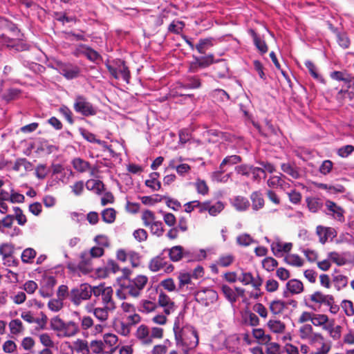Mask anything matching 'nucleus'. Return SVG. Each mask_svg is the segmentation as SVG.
I'll list each match as a JSON object with an SVG mask.
<instances>
[{
	"instance_id": "nucleus-1",
	"label": "nucleus",
	"mask_w": 354,
	"mask_h": 354,
	"mask_svg": "<svg viewBox=\"0 0 354 354\" xmlns=\"http://www.w3.org/2000/svg\"><path fill=\"white\" fill-rule=\"evenodd\" d=\"M297 335L301 342V354H329L332 349L331 341L322 333L315 331L312 324L300 326Z\"/></svg>"
},
{
	"instance_id": "nucleus-2",
	"label": "nucleus",
	"mask_w": 354,
	"mask_h": 354,
	"mask_svg": "<svg viewBox=\"0 0 354 354\" xmlns=\"http://www.w3.org/2000/svg\"><path fill=\"white\" fill-rule=\"evenodd\" d=\"M174 332L177 346L184 354L195 349L198 344V335L192 326H183L182 318L178 317L174 324Z\"/></svg>"
},
{
	"instance_id": "nucleus-3",
	"label": "nucleus",
	"mask_w": 354,
	"mask_h": 354,
	"mask_svg": "<svg viewBox=\"0 0 354 354\" xmlns=\"http://www.w3.org/2000/svg\"><path fill=\"white\" fill-rule=\"evenodd\" d=\"M148 281V277L144 274H139L133 279H129L122 283L120 289L117 290L116 295L120 299H125L127 295L137 298L141 295Z\"/></svg>"
},
{
	"instance_id": "nucleus-4",
	"label": "nucleus",
	"mask_w": 354,
	"mask_h": 354,
	"mask_svg": "<svg viewBox=\"0 0 354 354\" xmlns=\"http://www.w3.org/2000/svg\"><path fill=\"white\" fill-rule=\"evenodd\" d=\"M51 328L57 332L59 337H71L80 332V327L77 323L73 321L64 322L56 316L50 319Z\"/></svg>"
},
{
	"instance_id": "nucleus-5",
	"label": "nucleus",
	"mask_w": 354,
	"mask_h": 354,
	"mask_svg": "<svg viewBox=\"0 0 354 354\" xmlns=\"http://www.w3.org/2000/svg\"><path fill=\"white\" fill-rule=\"evenodd\" d=\"M94 286L87 283L80 285L73 288L69 293L70 299L75 306H80L83 301L88 300L93 294Z\"/></svg>"
},
{
	"instance_id": "nucleus-6",
	"label": "nucleus",
	"mask_w": 354,
	"mask_h": 354,
	"mask_svg": "<svg viewBox=\"0 0 354 354\" xmlns=\"http://www.w3.org/2000/svg\"><path fill=\"white\" fill-rule=\"evenodd\" d=\"M74 110L84 116L95 115L96 108L83 95H77L74 100Z\"/></svg>"
},
{
	"instance_id": "nucleus-7",
	"label": "nucleus",
	"mask_w": 354,
	"mask_h": 354,
	"mask_svg": "<svg viewBox=\"0 0 354 354\" xmlns=\"http://www.w3.org/2000/svg\"><path fill=\"white\" fill-rule=\"evenodd\" d=\"M113 290L111 286H105L104 284L94 286L93 295L96 297L101 296L104 306L115 308V304L113 300Z\"/></svg>"
},
{
	"instance_id": "nucleus-8",
	"label": "nucleus",
	"mask_w": 354,
	"mask_h": 354,
	"mask_svg": "<svg viewBox=\"0 0 354 354\" xmlns=\"http://www.w3.org/2000/svg\"><path fill=\"white\" fill-rule=\"evenodd\" d=\"M194 297L197 302L204 306H209L216 301L218 294L211 288H203L196 291Z\"/></svg>"
},
{
	"instance_id": "nucleus-9",
	"label": "nucleus",
	"mask_w": 354,
	"mask_h": 354,
	"mask_svg": "<svg viewBox=\"0 0 354 354\" xmlns=\"http://www.w3.org/2000/svg\"><path fill=\"white\" fill-rule=\"evenodd\" d=\"M107 68L115 79L122 78L127 83H129L130 73L123 61L118 60L114 65H107Z\"/></svg>"
},
{
	"instance_id": "nucleus-10",
	"label": "nucleus",
	"mask_w": 354,
	"mask_h": 354,
	"mask_svg": "<svg viewBox=\"0 0 354 354\" xmlns=\"http://www.w3.org/2000/svg\"><path fill=\"white\" fill-rule=\"evenodd\" d=\"M238 281L244 286L251 285L256 290H259L263 283V280L259 275L254 277L251 272L243 270L238 273Z\"/></svg>"
},
{
	"instance_id": "nucleus-11",
	"label": "nucleus",
	"mask_w": 354,
	"mask_h": 354,
	"mask_svg": "<svg viewBox=\"0 0 354 354\" xmlns=\"http://www.w3.org/2000/svg\"><path fill=\"white\" fill-rule=\"evenodd\" d=\"M115 309L104 305L102 307H94L91 304H87L85 306L86 312L93 313L95 317L101 323L106 322L109 319V311H113Z\"/></svg>"
},
{
	"instance_id": "nucleus-12",
	"label": "nucleus",
	"mask_w": 354,
	"mask_h": 354,
	"mask_svg": "<svg viewBox=\"0 0 354 354\" xmlns=\"http://www.w3.org/2000/svg\"><path fill=\"white\" fill-rule=\"evenodd\" d=\"M158 306L163 308L164 313L169 315L176 308L174 301L165 292H160L158 298Z\"/></svg>"
},
{
	"instance_id": "nucleus-13",
	"label": "nucleus",
	"mask_w": 354,
	"mask_h": 354,
	"mask_svg": "<svg viewBox=\"0 0 354 354\" xmlns=\"http://www.w3.org/2000/svg\"><path fill=\"white\" fill-rule=\"evenodd\" d=\"M328 257L329 260L338 266L354 263V258H350L348 252L338 253L337 252H330L328 254Z\"/></svg>"
},
{
	"instance_id": "nucleus-14",
	"label": "nucleus",
	"mask_w": 354,
	"mask_h": 354,
	"mask_svg": "<svg viewBox=\"0 0 354 354\" xmlns=\"http://www.w3.org/2000/svg\"><path fill=\"white\" fill-rule=\"evenodd\" d=\"M101 340L106 350L109 351V354H113L116 351L118 343V337L116 335L111 333H104Z\"/></svg>"
},
{
	"instance_id": "nucleus-15",
	"label": "nucleus",
	"mask_w": 354,
	"mask_h": 354,
	"mask_svg": "<svg viewBox=\"0 0 354 354\" xmlns=\"http://www.w3.org/2000/svg\"><path fill=\"white\" fill-rule=\"evenodd\" d=\"M316 233L319 236V242L324 244L328 240H332L337 235L334 228L319 225L317 227Z\"/></svg>"
},
{
	"instance_id": "nucleus-16",
	"label": "nucleus",
	"mask_w": 354,
	"mask_h": 354,
	"mask_svg": "<svg viewBox=\"0 0 354 354\" xmlns=\"http://www.w3.org/2000/svg\"><path fill=\"white\" fill-rule=\"evenodd\" d=\"M104 250L101 247H93L88 252H84L82 256V261L80 263V266L82 267L84 265L86 266L87 270L90 269V257H100L102 256Z\"/></svg>"
},
{
	"instance_id": "nucleus-17",
	"label": "nucleus",
	"mask_w": 354,
	"mask_h": 354,
	"mask_svg": "<svg viewBox=\"0 0 354 354\" xmlns=\"http://www.w3.org/2000/svg\"><path fill=\"white\" fill-rule=\"evenodd\" d=\"M135 337L142 344L149 345L152 344L149 327L145 324H141L137 328Z\"/></svg>"
},
{
	"instance_id": "nucleus-18",
	"label": "nucleus",
	"mask_w": 354,
	"mask_h": 354,
	"mask_svg": "<svg viewBox=\"0 0 354 354\" xmlns=\"http://www.w3.org/2000/svg\"><path fill=\"white\" fill-rule=\"evenodd\" d=\"M271 250L274 255H281L282 253L289 252L292 248V243L283 242L278 238H276L271 243Z\"/></svg>"
},
{
	"instance_id": "nucleus-19",
	"label": "nucleus",
	"mask_w": 354,
	"mask_h": 354,
	"mask_svg": "<svg viewBox=\"0 0 354 354\" xmlns=\"http://www.w3.org/2000/svg\"><path fill=\"white\" fill-rule=\"evenodd\" d=\"M289 304L295 306L296 305V301L291 300L290 301L287 302L280 299H276L270 303L269 308L274 315H279L284 313V311L288 308V306Z\"/></svg>"
},
{
	"instance_id": "nucleus-20",
	"label": "nucleus",
	"mask_w": 354,
	"mask_h": 354,
	"mask_svg": "<svg viewBox=\"0 0 354 354\" xmlns=\"http://www.w3.org/2000/svg\"><path fill=\"white\" fill-rule=\"evenodd\" d=\"M326 206L328 210L330 212V214L337 221H344V210L339 206H338L336 203L333 201H328L326 203Z\"/></svg>"
},
{
	"instance_id": "nucleus-21",
	"label": "nucleus",
	"mask_w": 354,
	"mask_h": 354,
	"mask_svg": "<svg viewBox=\"0 0 354 354\" xmlns=\"http://www.w3.org/2000/svg\"><path fill=\"white\" fill-rule=\"evenodd\" d=\"M72 164L74 169L78 172L84 173L90 170L91 176H95V169H90V164L88 162L82 158H76L73 160Z\"/></svg>"
},
{
	"instance_id": "nucleus-22",
	"label": "nucleus",
	"mask_w": 354,
	"mask_h": 354,
	"mask_svg": "<svg viewBox=\"0 0 354 354\" xmlns=\"http://www.w3.org/2000/svg\"><path fill=\"white\" fill-rule=\"evenodd\" d=\"M281 169L283 173L288 174L293 179H298L301 176L299 167L294 164L290 162L281 163Z\"/></svg>"
},
{
	"instance_id": "nucleus-23",
	"label": "nucleus",
	"mask_w": 354,
	"mask_h": 354,
	"mask_svg": "<svg viewBox=\"0 0 354 354\" xmlns=\"http://www.w3.org/2000/svg\"><path fill=\"white\" fill-rule=\"evenodd\" d=\"M8 327L12 337L19 336L25 330V327L19 319H12L8 324Z\"/></svg>"
},
{
	"instance_id": "nucleus-24",
	"label": "nucleus",
	"mask_w": 354,
	"mask_h": 354,
	"mask_svg": "<svg viewBox=\"0 0 354 354\" xmlns=\"http://www.w3.org/2000/svg\"><path fill=\"white\" fill-rule=\"evenodd\" d=\"M333 296L331 295H324L319 291L315 292L313 294L310 295V299L311 301L318 304L319 305H329L330 300Z\"/></svg>"
},
{
	"instance_id": "nucleus-25",
	"label": "nucleus",
	"mask_w": 354,
	"mask_h": 354,
	"mask_svg": "<svg viewBox=\"0 0 354 354\" xmlns=\"http://www.w3.org/2000/svg\"><path fill=\"white\" fill-rule=\"evenodd\" d=\"M232 205L239 212L246 211L250 207L249 201L241 196H235L231 200Z\"/></svg>"
},
{
	"instance_id": "nucleus-26",
	"label": "nucleus",
	"mask_w": 354,
	"mask_h": 354,
	"mask_svg": "<svg viewBox=\"0 0 354 354\" xmlns=\"http://www.w3.org/2000/svg\"><path fill=\"white\" fill-rule=\"evenodd\" d=\"M60 73L67 79H73L78 76L80 68L76 66L66 64L60 68Z\"/></svg>"
},
{
	"instance_id": "nucleus-27",
	"label": "nucleus",
	"mask_w": 354,
	"mask_h": 354,
	"mask_svg": "<svg viewBox=\"0 0 354 354\" xmlns=\"http://www.w3.org/2000/svg\"><path fill=\"white\" fill-rule=\"evenodd\" d=\"M250 200L252 201V208L254 211H258L263 207L265 202L260 192H252L250 195Z\"/></svg>"
},
{
	"instance_id": "nucleus-28",
	"label": "nucleus",
	"mask_w": 354,
	"mask_h": 354,
	"mask_svg": "<svg viewBox=\"0 0 354 354\" xmlns=\"http://www.w3.org/2000/svg\"><path fill=\"white\" fill-rule=\"evenodd\" d=\"M330 322L326 315L313 313L312 324L315 326L324 330V327H327Z\"/></svg>"
},
{
	"instance_id": "nucleus-29",
	"label": "nucleus",
	"mask_w": 354,
	"mask_h": 354,
	"mask_svg": "<svg viewBox=\"0 0 354 354\" xmlns=\"http://www.w3.org/2000/svg\"><path fill=\"white\" fill-rule=\"evenodd\" d=\"M286 288L292 295H297L303 292L304 286L301 281L293 279L287 282Z\"/></svg>"
},
{
	"instance_id": "nucleus-30",
	"label": "nucleus",
	"mask_w": 354,
	"mask_h": 354,
	"mask_svg": "<svg viewBox=\"0 0 354 354\" xmlns=\"http://www.w3.org/2000/svg\"><path fill=\"white\" fill-rule=\"evenodd\" d=\"M268 328L274 333L282 334L286 330V325L280 320L270 319L267 323Z\"/></svg>"
},
{
	"instance_id": "nucleus-31",
	"label": "nucleus",
	"mask_w": 354,
	"mask_h": 354,
	"mask_svg": "<svg viewBox=\"0 0 354 354\" xmlns=\"http://www.w3.org/2000/svg\"><path fill=\"white\" fill-rule=\"evenodd\" d=\"M169 256L172 261L177 262L182 259L185 254L184 248L180 245H176L168 250Z\"/></svg>"
},
{
	"instance_id": "nucleus-32",
	"label": "nucleus",
	"mask_w": 354,
	"mask_h": 354,
	"mask_svg": "<svg viewBox=\"0 0 354 354\" xmlns=\"http://www.w3.org/2000/svg\"><path fill=\"white\" fill-rule=\"evenodd\" d=\"M157 304L155 301L142 299L139 304V310L143 313H150L157 308Z\"/></svg>"
},
{
	"instance_id": "nucleus-33",
	"label": "nucleus",
	"mask_w": 354,
	"mask_h": 354,
	"mask_svg": "<svg viewBox=\"0 0 354 354\" xmlns=\"http://www.w3.org/2000/svg\"><path fill=\"white\" fill-rule=\"evenodd\" d=\"M165 265H166V261L164 258L160 256H157L150 261L149 268L151 271L155 272L163 268Z\"/></svg>"
},
{
	"instance_id": "nucleus-34",
	"label": "nucleus",
	"mask_w": 354,
	"mask_h": 354,
	"mask_svg": "<svg viewBox=\"0 0 354 354\" xmlns=\"http://www.w3.org/2000/svg\"><path fill=\"white\" fill-rule=\"evenodd\" d=\"M90 348L94 354H109L101 339L92 340L90 342Z\"/></svg>"
},
{
	"instance_id": "nucleus-35",
	"label": "nucleus",
	"mask_w": 354,
	"mask_h": 354,
	"mask_svg": "<svg viewBox=\"0 0 354 354\" xmlns=\"http://www.w3.org/2000/svg\"><path fill=\"white\" fill-rule=\"evenodd\" d=\"M169 167L175 169L177 173L180 176L188 173L191 169L190 166L185 163L177 165V160L175 159L171 160L169 161Z\"/></svg>"
},
{
	"instance_id": "nucleus-36",
	"label": "nucleus",
	"mask_w": 354,
	"mask_h": 354,
	"mask_svg": "<svg viewBox=\"0 0 354 354\" xmlns=\"http://www.w3.org/2000/svg\"><path fill=\"white\" fill-rule=\"evenodd\" d=\"M236 241L237 245L241 247H248L255 243V240L247 233H242L236 236Z\"/></svg>"
},
{
	"instance_id": "nucleus-37",
	"label": "nucleus",
	"mask_w": 354,
	"mask_h": 354,
	"mask_svg": "<svg viewBox=\"0 0 354 354\" xmlns=\"http://www.w3.org/2000/svg\"><path fill=\"white\" fill-rule=\"evenodd\" d=\"M285 261L294 267H301L304 266V261L298 254H288L285 257Z\"/></svg>"
},
{
	"instance_id": "nucleus-38",
	"label": "nucleus",
	"mask_w": 354,
	"mask_h": 354,
	"mask_svg": "<svg viewBox=\"0 0 354 354\" xmlns=\"http://www.w3.org/2000/svg\"><path fill=\"white\" fill-rule=\"evenodd\" d=\"M86 187L89 190L100 194L104 189V184L99 180L91 179L86 182Z\"/></svg>"
},
{
	"instance_id": "nucleus-39",
	"label": "nucleus",
	"mask_w": 354,
	"mask_h": 354,
	"mask_svg": "<svg viewBox=\"0 0 354 354\" xmlns=\"http://www.w3.org/2000/svg\"><path fill=\"white\" fill-rule=\"evenodd\" d=\"M250 33L253 38L254 44L256 47L262 53H265L268 51V47L266 42L263 40H261L260 37H258L257 33L253 30H250Z\"/></svg>"
},
{
	"instance_id": "nucleus-40",
	"label": "nucleus",
	"mask_w": 354,
	"mask_h": 354,
	"mask_svg": "<svg viewBox=\"0 0 354 354\" xmlns=\"http://www.w3.org/2000/svg\"><path fill=\"white\" fill-rule=\"evenodd\" d=\"M341 329L340 326H334V321L331 320L327 327H324V330L328 331L330 337L334 339H338L341 337Z\"/></svg>"
},
{
	"instance_id": "nucleus-41",
	"label": "nucleus",
	"mask_w": 354,
	"mask_h": 354,
	"mask_svg": "<svg viewBox=\"0 0 354 354\" xmlns=\"http://www.w3.org/2000/svg\"><path fill=\"white\" fill-rule=\"evenodd\" d=\"M234 261V255L231 254H225L220 256L216 261V265L221 267H228Z\"/></svg>"
},
{
	"instance_id": "nucleus-42",
	"label": "nucleus",
	"mask_w": 354,
	"mask_h": 354,
	"mask_svg": "<svg viewBox=\"0 0 354 354\" xmlns=\"http://www.w3.org/2000/svg\"><path fill=\"white\" fill-rule=\"evenodd\" d=\"M212 46V38H205L200 39L198 44L196 46V48L199 53L203 54L209 47Z\"/></svg>"
},
{
	"instance_id": "nucleus-43",
	"label": "nucleus",
	"mask_w": 354,
	"mask_h": 354,
	"mask_svg": "<svg viewBox=\"0 0 354 354\" xmlns=\"http://www.w3.org/2000/svg\"><path fill=\"white\" fill-rule=\"evenodd\" d=\"M116 217V212L113 208H106L102 212L103 221L106 223H113Z\"/></svg>"
},
{
	"instance_id": "nucleus-44",
	"label": "nucleus",
	"mask_w": 354,
	"mask_h": 354,
	"mask_svg": "<svg viewBox=\"0 0 354 354\" xmlns=\"http://www.w3.org/2000/svg\"><path fill=\"white\" fill-rule=\"evenodd\" d=\"M333 281L335 288L338 290H339L342 288H344L347 286L348 277L344 275L338 274L333 276Z\"/></svg>"
},
{
	"instance_id": "nucleus-45",
	"label": "nucleus",
	"mask_w": 354,
	"mask_h": 354,
	"mask_svg": "<svg viewBox=\"0 0 354 354\" xmlns=\"http://www.w3.org/2000/svg\"><path fill=\"white\" fill-rule=\"evenodd\" d=\"M305 66L314 79L322 83L324 82V78L317 73L315 65L311 61L306 60L305 62Z\"/></svg>"
},
{
	"instance_id": "nucleus-46",
	"label": "nucleus",
	"mask_w": 354,
	"mask_h": 354,
	"mask_svg": "<svg viewBox=\"0 0 354 354\" xmlns=\"http://www.w3.org/2000/svg\"><path fill=\"white\" fill-rule=\"evenodd\" d=\"M81 135L85 140H86L87 141H88L90 142L97 143L100 145L106 147V142L104 141L97 139L95 138V136L93 133H92L86 130H84V129L81 130Z\"/></svg>"
},
{
	"instance_id": "nucleus-47",
	"label": "nucleus",
	"mask_w": 354,
	"mask_h": 354,
	"mask_svg": "<svg viewBox=\"0 0 354 354\" xmlns=\"http://www.w3.org/2000/svg\"><path fill=\"white\" fill-rule=\"evenodd\" d=\"M306 202L308 209L312 212H317L322 205L319 199L316 198H308Z\"/></svg>"
},
{
	"instance_id": "nucleus-48",
	"label": "nucleus",
	"mask_w": 354,
	"mask_h": 354,
	"mask_svg": "<svg viewBox=\"0 0 354 354\" xmlns=\"http://www.w3.org/2000/svg\"><path fill=\"white\" fill-rule=\"evenodd\" d=\"M241 161V158L240 156L236 155L227 156L223 159L220 165V169H223L225 166L226 165H236Z\"/></svg>"
},
{
	"instance_id": "nucleus-49",
	"label": "nucleus",
	"mask_w": 354,
	"mask_h": 354,
	"mask_svg": "<svg viewBox=\"0 0 354 354\" xmlns=\"http://www.w3.org/2000/svg\"><path fill=\"white\" fill-rule=\"evenodd\" d=\"M36 256V252L32 248L25 249L21 254V260L24 263H31Z\"/></svg>"
},
{
	"instance_id": "nucleus-50",
	"label": "nucleus",
	"mask_w": 354,
	"mask_h": 354,
	"mask_svg": "<svg viewBox=\"0 0 354 354\" xmlns=\"http://www.w3.org/2000/svg\"><path fill=\"white\" fill-rule=\"evenodd\" d=\"M149 227L150 228L151 232L153 234L160 236L163 234V224L161 221H156L154 223L150 225Z\"/></svg>"
},
{
	"instance_id": "nucleus-51",
	"label": "nucleus",
	"mask_w": 354,
	"mask_h": 354,
	"mask_svg": "<svg viewBox=\"0 0 354 354\" xmlns=\"http://www.w3.org/2000/svg\"><path fill=\"white\" fill-rule=\"evenodd\" d=\"M48 307L53 312H58L63 308V300L59 298L50 299L48 303Z\"/></svg>"
},
{
	"instance_id": "nucleus-52",
	"label": "nucleus",
	"mask_w": 354,
	"mask_h": 354,
	"mask_svg": "<svg viewBox=\"0 0 354 354\" xmlns=\"http://www.w3.org/2000/svg\"><path fill=\"white\" fill-rule=\"evenodd\" d=\"M194 59L198 60L201 68H205L214 63L213 55H209L205 57H194Z\"/></svg>"
},
{
	"instance_id": "nucleus-53",
	"label": "nucleus",
	"mask_w": 354,
	"mask_h": 354,
	"mask_svg": "<svg viewBox=\"0 0 354 354\" xmlns=\"http://www.w3.org/2000/svg\"><path fill=\"white\" fill-rule=\"evenodd\" d=\"M221 290L225 297L229 300L231 303L234 302L236 300V296L234 293V290L227 285H223L221 287Z\"/></svg>"
},
{
	"instance_id": "nucleus-54",
	"label": "nucleus",
	"mask_w": 354,
	"mask_h": 354,
	"mask_svg": "<svg viewBox=\"0 0 354 354\" xmlns=\"http://www.w3.org/2000/svg\"><path fill=\"white\" fill-rule=\"evenodd\" d=\"M81 324V328L84 330H87L93 326V319L88 315H84L80 317Z\"/></svg>"
},
{
	"instance_id": "nucleus-55",
	"label": "nucleus",
	"mask_w": 354,
	"mask_h": 354,
	"mask_svg": "<svg viewBox=\"0 0 354 354\" xmlns=\"http://www.w3.org/2000/svg\"><path fill=\"white\" fill-rule=\"evenodd\" d=\"M2 349L5 353H12L17 349V345L12 340H6L2 345Z\"/></svg>"
},
{
	"instance_id": "nucleus-56",
	"label": "nucleus",
	"mask_w": 354,
	"mask_h": 354,
	"mask_svg": "<svg viewBox=\"0 0 354 354\" xmlns=\"http://www.w3.org/2000/svg\"><path fill=\"white\" fill-rule=\"evenodd\" d=\"M224 204L221 201H218L214 205L209 203L208 212L211 216H216L224 209Z\"/></svg>"
},
{
	"instance_id": "nucleus-57",
	"label": "nucleus",
	"mask_w": 354,
	"mask_h": 354,
	"mask_svg": "<svg viewBox=\"0 0 354 354\" xmlns=\"http://www.w3.org/2000/svg\"><path fill=\"white\" fill-rule=\"evenodd\" d=\"M142 219L146 227H149L156 221L154 214L150 210H146L142 213Z\"/></svg>"
},
{
	"instance_id": "nucleus-58",
	"label": "nucleus",
	"mask_w": 354,
	"mask_h": 354,
	"mask_svg": "<svg viewBox=\"0 0 354 354\" xmlns=\"http://www.w3.org/2000/svg\"><path fill=\"white\" fill-rule=\"evenodd\" d=\"M301 343H298V346L291 343H287L284 346V351L287 354H300L301 353Z\"/></svg>"
},
{
	"instance_id": "nucleus-59",
	"label": "nucleus",
	"mask_w": 354,
	"mask_h": 354,
	"mask_svg": "<svg viewBox=\"0 0 354 354\" xmlns=\"http://www.w3.org/2000/svg\"><path fill=\"white\" fill-rule=\"evenodd\" d=\"M194 185L198 194L202 195L207 194L209 188L204 180L198 179L194 183Z\"/></svg>"
},
{
	"instance_id": "nucleus-60",
	"label": "nucleus",
	"mask_w": 354,
	"mask_h": 354,
	"mask_svg": "<svg viewBox=\"0 0 354 354\" xmlns=\"http://www.w3.org/2000/svg\"><path fill=\"white\" fill-rule=\"evenodd\" d=\"M262 264L266 270L272 271L277 266L278 263L274 258L267 257L263 259Z\"/></svg>"
},
{
	"instance_id": "nucleus-61",
	"label": "nucleus",
	"mask_w": 354,
	"mask_h": 354,
	"mask_svg": "<svg viewBox=\"0 0 354 354\" xmlns=\"http://www.w3.org/2000/svg\"><path fill=\"white\" fill-rule=\"evenodd\" d=\"M35 344V342L31 337H26L22 339L21 342V347L26 351L32 350Z\"/></svg>"
},
{
	"instance_id": "nucleus-62",
	"label": "nucleus",
	"mask_w": 354,
	"mask_h": 354,
	"mask_svg": "<svg viewBox=\"0 0 354 354\" xmlns=\"http://www.w3.org/2000/svg\"><path fill=\"white\" fill-rule=\"evenodd\" d=\"M252 335L255 339L262 342H267L270 339V336L265 335L264 330L261 328L253 329Z\"/></svg>"
},
{
	"instance_id": "nucleus-63",
	"label": "nucleus",
	"mask_w": 354,
	"mask_h": 354,
	"mask_svg": "<svg viewBox=\"0 0 354 354\" xmlns=\"http://www.w3.org/2000/svg\"><path fill=\"white\" fill-rule=\"evenodd\" d=\"M13 252V247L8 243H3L0 245V254L3 259L9 257Z\"/></svg>"
},
{
	"instance_id": "nucleus-64",
	"label": "nucleus",
	"mask_w": 354,
	"mask_h": 354,
	"mask_svg": "<svg viewBox=\"0 0 354 354\" xmlns=\"http://www.w3.org/2000/svg\"><path fill=\"white\" fill-rule=\"evenodd\" d=\"M267 354H281V346L276 342H270L266 345Z\"/></svg>"
}]
</instances>
